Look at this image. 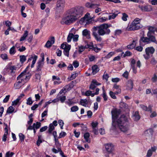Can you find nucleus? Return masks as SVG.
I'll return each instance as SVG.
<instances>
[{
  "instance_id": "9d476101",
  "label": "nucleus",
  "mask_w": 157,
  "mask_h": 157,
  "mask_svg": "<svg viewBox=\"0 0 157 157\" xmlns=\"http://www.w3.org/2000/svg\"><path fill=\"white\" fill-rule=\"evenodd\" d=\"M61 48L64 49L63 53L65 55L68 57L69 56V52L71 49L70 45H66L63 44L61 45Z\"/></svg>"
},
{
  "instance_id": "5fc2aeb1",
  "label": "nucleus",
  "mask_w": 157,
  "mask_h": 157,
  "mask_svg": "<svg viewBox=\"0 0 157 157\" xmlns=\"http://www.w3.org/2000/svg\"><path fill=\"white\" fill-rule=\"evenodd\" d=\"M135 49L138 52H141L143 50V48L141 46H138L135 48Z\"/></svg>"
},
{
  "instance_id": "5701e85b",
  "label": "nucleus",
  "mask_w": 157,
  "mask_h": 157,
  "mask_svg": "<svg viewBox=\"0 0 157 157\" xmlns=\"http://www.w3.org/2000/svg\"><path fill=\"white\" fill-rule=\"evenodd\" d=\"M90 31L87 29H84L82 32V35L85 36L88 39L90 38Z\"/></svg>"
},
{
  "instance_id": "9b49d317",
  "label": "nucleus",
  "mask_w": 157,
  "mask_h": 157,
  "mask_svg": "<svg viewBox=\"0 0 157 157\" xmlns=\"http://www.w3.org/2000/svg\"><path fill=\"white\" fill-rule=\"evenodd\" d=\"M138 7L143 12H150L153 10L152 6L148 4L144 6L139 5Z\"/></svg>"
},
{
  "instance_id": "de8ad7c7",
  "label": "nucleus",
  "mask_w": 157,
  "mask_h": 157,
  "mask_svg": "<svg viewBox=\"0 0 157 157\" xmlns=\"http://www.w3.org/2000/svg\"><path fill=\"white\" fill-rule=\"evenodd\" d=\"M75 83V82L72 81L67 86V87L68 88H72L74 87Z\"/></svg>"
},
{
  "instance_id": "79ce46f5",
  "label": "nucleus",
  "mask_w": 157,
  "mask_h": 157,
  "mask_svg": "<svg viewBox=\"0 0 157 157\" xmlns=\"http://www.w3.org/2000/svg\"><path fill=\"white\" fill-rule=\"evenodd\" d=\"M149 31L148 32V33H149L150 34H153L154 33L155 30L154 28V27H149L148 29Z\"/></svg>"
},
{
  "instance_id": "7c9ffc66",
  "label": "nucleus",
  "mask_w": 157,
  "mask_h": 157,
  "mask_svg": "<svg viewBox=\"0 0 157 157\" xmlns=\"http://www.w3.org/2000/svg\"><path fill=\"white\" fill-rule=\"evenodd\" d=\"M90 136V134L88 132H86L84 134V137L86 141L88 143H90V140H89V137Z\"/></svg>"
},
{
  "instance_id": "473e14b6",
  "label": "nucleus",
  "mask_w": 157,
  "mask_h": 157,
  "mask_svg": "<svg viewBox=\"0 0 157 157\" xmlns=\"http://www.w3.org/2000/svg\"><path fill=\"white\" fill-rule=\"evenodd\" d=\"M34 128L37 129L39 128L41 126V123L40 122H37L36 123L33 124Z\"/></svg>"
},
{
  "instance_id": "6e6d98bb",
  "label": "nucleus",
  "mask_w": 157,
  "mask_h": 157,
  "mask_svg": "<svg viewBox=\"0 0 157 157\" xmlns=\"http://www.w3.org/2000/svg\"><path fill=\"white\" fill-rule=\"evenodd\" d=\"M1 57L3 60H6L8 59L7 55L6 54H1Z\"/></svg>"
},
{
  "instance_id": "09e8293b",
  "label": "nucleus",
  "mask_w": 157,
  "mask_h": 157,
  "mask_svg": "<svg viewBox=\"0 0 157 157\" xmlns=\"http://www.w3.org/2000/svg\"><path fill=\"white\" fill-rule=\"evenodd\" d=\"M122 31L121 29H117L114 32V35L115 36L119 35L122 33Z\"/></svg>"
},
{
  "instance_id": "cd10ccee",
  "label": "nucleus",
  "mask_w": 157,
  "mask_h": 157,
  "mask_svg": "<svg viewBox=\"0 0 157 157\" xmlns=\"http://www.w3.org/2000/svg\"><path fill=\"white\" fill-rule=\"evenodd\" d=\"M89 48L94 51L95 52H98L100 50V49L96 47H94L93 45L89 44Z\"/></svg>"
},
{
  "instance_id": "4468645a",
  "label": "nucleus",
  "mask_w": 157,
  "mask_h": 157,
  "mask_svg": "<svg viewBox=\"0 0 157 157\" xmlns=\"http://www.w3.org/2000/svg\"><path fill=\"white\" fill-rule=\"evenodd\" d=\"M105 146L106 150L109 153H112L114 150L113 145L111 143L105 144Z\"/></svg>"
},
{
  "instance_id": "864d4df0",
  "label": "nucleus",
  "mask_w": 157,
  "mask_h": 157,
  "mask_svg": "<svg viewBox=\"0 0 157 157\" xmlns=\"http://www.w3.org/2000/svg\"><path fill=\"white\" fill-rule=\"evenodd\" d=\"M66 132L63 131H62L60 133L58 138H60L62 137H64L66 136Z\"/></svg>"
},
{
  "instance_id": "58836bf2",
  "label": "nucleus",
  "mask_w": 157,
  "mask_h": 157,
  "mask_svg": "<svg viewBox=\"0 0 157 157\" xmlns=\"http://www.w3.org/2000/svg\"><path fill=\"white\" fill-rule=\"evenodd\" d=\"M20 97H19L18 98H17L16 99L13 101L12 102V105H16L19 102L20 100Z\"/></svg>"
},
{
  "instance_id": "b1692460",
  "label": "nucleus",
  "mask_w": 157,
  "mask_h": 157,
  "mask_svg": "<svg viewBox=\"0 0 157 157\" xmlns=\"http://www.w3.org/2000/svg\"><path fill=\"white\" fill-rule=\"evenodd\" d=\"M147 94L151 93L152 94L157 95V89H147L146 91Z\"/></svg>"
},
{
  "instance_id": "f03ea898",
  "label": "nucleus",
  "mask_w": 157,
  "mask_h": 157,
  "mask_svg": "<svg viewBox=\"0 0 157 157\" xmlns=\"http://www.w3.org/2000/svg\"><path fill=\"white\" fill-rule=\"evenodd\" d=\"M110 25L107 24H103L100 25L94 26L91 29L92 34L98 41L101 42L102 38L101 36L108 35L110 32L109 28Z\"/></svg>"
},
{
  "instance_id": "412c9836",
  "label": "nucleus",
  "mask_w": 157,
  "mask_h": 157,
  "mask_svg": "<svg viewBox=\"0 0 157 157\" xmlns=\"http://www.w3.org/2000/svg\"><path fill=\"white\" fill-rule=\"evenodd\" d=\"M132 117L135 121H138L139 120L140 118V115L139 114L138 111H136L133 112L132 114Z\"/></svg>"
},
{
  "instance_id": "dca6fc26",
  "label": "nucleus",
  "mask_w": 157,
  "mask_h": 157,
  "mask_svg": "<svg viewBox=\"0 0 157 157\" xmlns=\"http://www.w3.org/2000/svg\"><path fill=\"white\" fill-rule=\"evenodd\" d=\"M149 40H148V37H142L140 38L139 42L140 45L146 44H149Z\"/></svg>"
},
{
  "instance_id": "4c0bfd02",
  "label": "nucleus",
  "mask_w": 157,
  "mask_h": 157,
  "mask_svg": "<svg viewBox=\"0 0 157 157\" xmlns=\"http://www.w3.org/2000/svg\"><path fill=\"white\" fill-rule=\"evenodd\" d=\"M78 109V107L77 106H74L71 108V112H75L77 111Z\"/></svg>"
},
{
  "instance_id": "3c124183",
  "label": "nucleus",
  "mask_w": 157,
  "mask_h": 157,
  "mask_svg": "<svg viewBox=\"0 0 157 157\" xmlns=\"http://www.w3.org/2000/svg\"><path fill=\"white\" fill-rule=\"evenodd\" d=\"M148 2L153 5H157V0H148Z\"/></svg>"
},
{
  "instance_id": "1a4fd4ad",
  "label": "nucleus",
  "mask_w": 157,
  "mask_h": 157,
  "mask_svg": "<svg viewBox=\"0 0 157 157\" xmlns=\"http://www.w3.org/2000/svg\"><path fill=\"white\" fill-rule=\"evenodd\" d=\"M75 33H70L69 34L67 37V42H69L71 41V39H73V40L74 42H77L78 40L79 36L78 35H74Z\"/></svg>"
},
{
  "instance_id": "a211bd4d",
  "label": "nucleus",
  "mask_w": 157,
  "mask_h": 157,
  "mask_svg": "<svg viewBox=\"0 0 157 157\" xmlns=\"http://www.w3.org/2000/svg\"><path fill=\"white\" fill-rule=\"evenodd\" d=\"M157 148V147L155 146L151 147V149L148 150L146 155L147 157H150L152 155L153 152L155 151Z\"/></svg>"
},
{
  "instance_id": "ddd939ff",
  "label": "nucleus",
  "mask_w": 157,
  "mask_h": 157,
  "mask_svg": "<svg viewBox=\"0 0 157 157\" xmlns=\"http://www.w3.org/2000/svg\"><path fill=\"white\" fill-rule=\"evenodd\" d=\"M99 91V89H96V92L94 93V91H91L90 90H88L83 95L86 96H89L90 95L91 97H94L95 95H97L98 94Z\"/></svg>"
},
{
  "instance_id": "37998d69",
  "label": "nucleus",
  "mask_w": 157,
  "mask_h": 157,
  "mask_svg": "<svg viewBox=\"0 0 157 157\" xmlns=\"http://www.w3.org/2000/svg\"><path fill=\"white\" fill-rule=\"evenodd\" d=\"M85 6L86 7L90 8H94L93 4L90 2H87Z\"/></svg>"
},
{
  "instance_id": "13d9d810",
  "label": "nucleus",
  "mask_w": 157,
  "mask_h": 157,
  "mask_svg": "<svg viewBox=\"0 0 157 157\" xmlns=\"http://www.w3.org/2000/svg\"><path fill=\"white\" fill-rule=\"evenodd\" d=\"M52 44H51V43L50 42V40H48L45 46L47 48H50Z\"/></svg>"
},
{
  "instance_id": "4be33fe9",
  "label": "nucleus",
  "mask_w": 157,
  "mask_h": 157,
  "mask_svg": "<svg viewBox=\"0 0 157 157\" xmlns=\"http://www.w3.org/2000/svg\"><path fill=\"white\" fill-rule=\"evenodd\" d=\"M89 44H87L85 45V46H79L78 47V52L79 54H81L82 52L83 51H84L85 49H87L88 48H89Z\"/></svg>"
},
{
  "instance_id": "680f3d73",
  "label": "nucleus",
  "mask_w": 157,
  "mask_h": 157,
  "mask_svg": "<svg viewBox=\"0 0 157 157\" xmlns=\"http://www.w3.org/2000/svg\"><path fill=\"white\" fill-rule=\"evenodd\" d=\"M14 153L12 152H8L6 155V157H12Z\"/></svg>"
},
{
  "instance_id": "a878e982",
  "label": "nucleus",
  "mask_w": 157,
  "mask_h": 157,
  "mask_svg": "<svg viewBox=\"0 0 157 157\" xmlns=\"http://www.w3.org/2000/svg\"><path fill=\"white\" fill-rule=\"evenodd\" d=\"M92 73L93 75H94L99 71V69L98 66L94 65L92 67Z\"/></svg>"
},
{
  "instance_id": "f704fd0d",
  "label": "nucleus",
  "mask_w": 157,
  "mask_h": 157,
  "mask_svg": "<svg viewBox=\"0 0 157 157\" xmlns=\"http://www.w3.org/2000/svg\"><path fill=\"white\" fill-rule=\"evenodd\" d=\"M107 20V18L104 17L98 18L97 20L100 22H105Z\"/></svg>"
},
{
  "instance_id": "8fccbe9b",
  "label": "nucleus",
  "mask_w": 157,
  "mask_h": 157,
  "mask_svg": "<svg viewBox=\"0 0 157 157\" xmlns=\"http://www.w3.org/2000/svg\"><path fill=\"white\" fill-rule=\"evenodd\" d=\"M19 136L20 140L21 141V142L23 141L24 140L25 137L24 135L21 133H20L19 134Z\"/></svg>"
},
{
  "instance_id": "ea45409f",
  "label": "nucleus",
  "mask_w": 157,
  "mask_h": 157,
  "mask_svg": "<svg viewBox=\"0 0 157 157\" xmlns=\"http://www.w3.org/2000/svg\"><path fill=\"white\" fill-rule=\"evenodd\" d=\"M127 85L130 88H132L133 87V82L131 80H129L127 83Z\"/></svg>"
},
{
  "instance_id": "2f4dec72",
  "label": "nucleus",
  "mask_w": 157,
  "mask_h": 157,
  "mask_svg": "<svg viewBox=\"0 0 157 157\" xmlns=\"http://www.w3.org/2000/svg\"><path fill=\"white\" fill-rule=\"evenodd\" d=\"M20 60L21 63H23L26 60V56L25 55L20 56Z\"/></svg>"
},
{
  "instance_id": "393cba45",
  "label": "nucleus",
  "mask_w": 157,
  "mask_h": 157,
  "mask_svg": "<svg viewBox=\"0 0 157 157\" xmlns=\"http://www.w3.org/2000/svg\"><path fill=\"white\" fill-rule=\"evenodd\" d=\"M153 132V130L151 128H149L146 131L144 132V135L147 136H150L152 135Z\"/></svg>"
},
{
  "instance_id": "f257e3e1",
  "label": "nucleus",
  "mask_w": 157,
  "mask_h": 157,
  "mask_svg": "<svg viewBox=\"0 0 157 157\" xmlns=\"http://www.w3.org/2000/svg\"><path fill=\"white\" fill-rule=\"evenodd\" d=\"M84 8L81 6L75 7L69 10L66 16L61 21L62 24L69 25L79 19L82 15Z\"/></svg>"
},
{
  "instance_id": "0e129e2a",
  "label": "nucleus",
  "mask_w": 157,
  "mask_h": 157,
  "mask_svg": "<svg viewBox=\"0 0 157 157\" xmlns=\"http://www.w3.org/2000/svg\"><path fill=\"white\" fill-rule=\"evenodd\" d=\"M66 65L65 64V63L63 62H62V63L59 64L58 65V67H59V68L65 67H66Z\"/></svg>"
},
{
  "instance_id": "c756f323",
  "label": "nucleus",
  "mask_w": 157,
  "mask_h": 157,
  "mask_svg": "<svg viewBox=\"0 0 157 157\" xmlns=\"http://www.w3.org/2000/svg\"><path fill=\"white\" fill-rule=\"evenodd\" d=\"M87 100L85 99H81L80 100V104L84 106H86L87 104Z\"/></svg>"
},
{
  "instance_id": "a18cd8bd",
  "label": "nucleus",
  "mask_w": 157,
  "mask_h": 157,
  "mask_svg": "<svg viewBox=\"0 0 157 157\" xmlns=\"http://www.w3.org/2000/svg\"><path fill=\"white\" fill-rule=\"evenodd\" d=\"M121 107L122 108H124V109L128 108V105L127 104L124 102H121L120 103Z\"/></svg>"
},
{
  "instance_id": "052dcab7",
  "label": "nucleus",
  "mask_w": 157,
  "mask_h": 157,
  "mask_svg": "<svg viewBox=\"0 0 157 157\" xmlns=\"http://www.w3.org/2000/svg\"><path fill=\"white\" fill-rule=\"evenodd\" d=\"M132 54V53L129 51H127L125 52V53L123 55L124 57H125L126 56H130Z\"/></svg>"
},
{
  "instance_id": "f8f14e48",
  "label": "nucleus",
  "mask_w": 157,
  "mask_h": 157,
  "mask_svg": "<svg viewBox=\"0 0 157 157\" xmlns=\"http://www.w3.org/2000/svg\"><path fill=\"white\" fill-rule=\"evenodd\" d=\"M65 3V0H58L56 5L57 10H62L64 7Z\"/></svg>"
},
{
  "instance_id": "c03bdc74",
  "label": "nucleus",
  "mask_w": 157,
  "mask_h": 157,
  "mask_svg": "<svg viewBox=\"0 0 157 157\" xmlns=\"http://www.w3.org/2000/svg\"><path fill=\"white\" fill-rule=\"evenodd\" d=\"M79 23L80 24H83V23H88V21L86 19V18L84 17H83L81 18L79 21Z\"/></svg>"
},
{
  "instance_id": "4d7b16f0",
  "label": "nucleus",
  "mask_w": 157,
  "mask_h": 157,
  "mask_svg": "<svg viewBox=\"0 0 157 157\" xmlns=\"http://www.w3.org/2000/svg\"><path fill=\"white\" fill-rule=\"evenodd\" d=\"M58 123L60 127L61 128V129H63V126L64 124V122H63V121L61 120H59L58 121Z\"/></svg>"
},
{
  "instance_id": "20e7f679",
  "label": "nucleus",
  "mask_w": 157,
  "mask_h": 157,
  "mask_svg": "<svg viewBox=\"0 0 157 157\" xmlns=\"http://www.w3.org/2000/svg\"><path fill=\"white\" fill-rule=\"evenodd\" d=\"M128 117L123 115L117 120L116 127L118 126L122 132H126L129 129Z\"/></svg>"
},
{
  "instance_id": "aec40b11",
  "label": "nucleus",
  "mask_w": 157,
  "mask_h": 157,
  "mask_svg": "<svg viewBox=\"0 0 157 157\" xmlns=\"http://www.w3.org/2000/svg\"><path fill=\"white\" fill-rule=\"evenodd\" d=\"M101 84L100 83H98L96 80H93L91 82L90 87V88H95L97 86Z\"/></svg>"
},
{
  "instance_id": "603ef678",
  "label": "nucleus",
  "mask_w": 157,
  "mask_h": 157,
  "mask_svg": "<svg viewBox=\"0 0 157 157\" xmlns=\"http://www.w3.org/2000/svg\"><path fill=\"white\" fill-rule=\"evenodd\" d=\"M123 16L122 19L123 20L126 21L127 20V17H128V15L125 13H124L122 14Z\"/></svg>"
},
{
  "instance_id": "49530a36",
  "label": "nucleus",
  "mask_w": 157,
  "mask_h": 157,
  "mask_svg": "<svg viewBox=\"0 0 157 157\" xmlns=\"http://www.w3.org/2000/svg\"><path fill=\"white\" fill-rule=\"evenodd\" d=\"M117 13H113L112 15H109V19L110 20L112 19H114L117 15Z\"/></svg>"
},
{
  "instance_id": "6e6552de",
  "label": "nucleus",
  "mask_w": 157,
  "mask_h": 157,
  "mask_svg": "<svg viewBox=\"0 0 157 157\" xmlns=\"http://www.w3.org/2000/svg\"><path fill=\"white\" fill-rule=\"evenodd\" d=\"M40 56L42 58L41 60H39L37 63L36 68V71H40L44 65V53H41Z\"/></svg>"
},
{
  "instance_id": "c9c22d12",
  "label": "nucleus",
  "mask_w": 157,
  "mask_h": 157,
  "mask_svg": "<svg viewBox=\"0 0 157 157\" xmlns=\"http://www.w3.org/2000/svg\"><path fill=\"white\" fill-rule=\"evenodd\" d=\"M57 149H56L55 147H54L52 149V151L55 153H58L60 151H61V148L59 147H56Z\"/></svg>"
},
{
  "instance_id": "e433bc0d",
  "label": "nucleus",
  "mask_w": 157,
  "mask_h": 157,
  "mask_svg": "<svg viewBox=\"0 0 157 157\" xmlns=\"http://www.w3.org/2000/svg\"><path fill=\"white\" fill-rule=\"evenodd\" d=\"M55 127L53 124H50L48 127V132L49 133H51L52 132L54 129Z\"/></svg>"
},
{
  "instance_id": "72a5a7b5",
  "label": "nucleus",
  "mask_w": 157,
  "mask_h": 157,
  "mask_svg": "<svg viewBox=\"0 0 157 157\" xmlns=\"http://www.w3.org/2000/svg\"><path fill=\"white\" fill-rule=\"evenodd\" d=\"M14 109L12 106L9 107L7 110V113H11L14 111Z\"/></svg>"
},
{
  "instance_id": "2eb2a0df",
  "label": "nucleus",
  "mask_w": 157,
  "mask_h": 157,
  "mask_svg": "<svg viewBox=\"0 0 157 157\" xmlns=\"http://www.w3.org/2000/svg\"><path fill=\"white\" fill-rule=\"evenodd\" d=\"M147 36L149 40V43L151 42H153L157 44V41L155 37L152 34H150L149 33H147Z\"/></svg>"
},
{
  "instance_id": "0eeeda50",
  "label": "nucleus",
  "mask_w": 157,
  "mask_h": 157,
  "mask_svg": "<svg viewBox=\"0 0 157 157\" xmlns=\"http://www.w3.org/2000/svg\"><path fill=\"white\" fill-rule=\"evenodd\" d=\"M112 119V127L113 129H115L116 128V119L118 117V114L117 111L116 109L113 110L111 111Z\"/></svg>"
},
{
  "instance_id": "e2e57ef3",
  "label": "nucleus",
  "mask_w": 157,
  "mask_h": 157,
  "mask_svg": "<svg viewBox=\"0 0 157 157\" xmlns=\"http://www.w3.org/2000/svg\"><path fill=\"white\" fill-rule=\"evenodd\" d=\"M33 103V101H32L31 98H29L27 101L26 103L28 105H31Z\"/></svg>"
},
{
  "instance_id": "a19ab883",
  "label": "nucleus",
  "mask_w": 157,
  "mask_h": 157,
  "mask_svg": "<svg viewBox=\"0 0 157 157\" xmlns=\"http://www.w3.org/2000/svg\"><path fill=\"white\" fill-rule=\"evenodd\" d=\"M115 53L114 52H110L109 53L105 56V58L107 59L110 58L113 56L114 55Z\"/></svg>"
},
{
  "instance_id": "c85d7f7f",
  "label": "nucleus",
  "mask_w": 157,
  "mask_h": 157,
  "mask_svg": "<svg viewBox=\"0 0 157 157\" xmlns=\"http://www.w3.org/2000/svg\"><path fill=\"white\" fill-rule=\"evenodd\" d=\"M28 31L27 30L25 31L23 35L21 37L20 39V41H22L24 40L28 35Z\"/></svg>"
},
{
  "instance_id": "39448f33",
  "label": "nucleus",
  "mask_w": 157,
  "mask_h": 157,
  "mask_svg": "<svg viewBox=\"0 0 157 157\" xmlns=\"http://www.w3.org/2000/svg\"><path fill=\"white\" fill-rule=\"evenodd\" d=\"M140 19L138 18H135L131 24L127 28L128 31L137 30L142 27L140 23Z\"/></svg>"
},
{
  "instance_id": "6ab92c4d",
  "label": "nucleus",
  "mask_w": 157,
  "mask_h": 157,
  "mask_svg": "<svg viewBox=\"0 0 157 157\" xmlns=\"http://www.w3.org/2000/svg\"><path fill=\"white\" fill-rule=\"evenodd\" d=\"M140 108L144 111L150 112H151L152 107L150 105H149L148 107H147V106L141 104L140 105Z\"/></svg>"
},
{
  "instance_id": "338daca9",
  "label": "nucleus",
  "mask_w": 157,
  "mask_h": 157,
  "mask_svg": "<svg viewBox=\"0 0 157 157\" xmlns=\"http://www.w3.org/2000/svg\"><path fill=\"white\" fill-rule=\"evenodd\" d=\"M90 15V13H87L84 17L86 18V19L88 21L91 18V17H89Z\"/></svg>"
},
{
  "instance_id": "bb28decb",
  "label": "nucleus",
  "mask_w": 157,
  "mask_h": 157,
  "mask_svg": "<svg viewBox=\"0 0 157 157\" xmlns=\"http://www.w3.org/2000/svg\"><path fill=\"white\" fill-rule=\"evenodd\" d=\"M136 40H133L132 41V43L129 45H128L127 46V48L128 49H132L133 48H135L136 44Z\"/></svg>"
},
{
  "instance_id": "7ed1b4c3",
  "label": "nucleus",
  "mask_w": 157,
  "mask_h": 157,
  "mask_svg": "<svg viewBox=\"0 0 157 157\" xmlns=\"http://www.w3.org/2000/svg\"><path fill=\"white\" fill-rule=\"evenodd\" d=\"M29 66H27L25 70L22 72L17 77V81L14 84L16 88H20L25 83L27 82L30 78L31 75L28 73L27 74V70Z\"/></svg>"
},
{
  "instance_id": "f3484780",
  "label": "nucleus",
  "mask_w": 157,
  "mask_h": 157,
  "mask_svg": "<svg viewBox=\"0 0 157 157\" xmlns=\"http://www.w3.org/2000/svg\"><path fill=\"white\" fill-rule=\"evenodd\" d=\"M37 58V56L36 55H34L31 56V57L28 59V62L30 61L32 59H33L32 64L31 66V68H33L34 67V65L36 63Z\"/></svg>"
},
{
  "instance_id": "bf43d9fd",
  "label": "nucleus",
  "mask_w": 157,
  "mask_h": 157,
  "mask_svg": "<svg viewBox=\"0 0 157 157\" xmlns=\"http://www.w3.org/2000/svg\"><path fill=\"white\" fill-rule=\"evenodd\" d=\"M15 47L13 46L12 47L10 50V53L11 54H14L15 53Z\"/></svg>"
},
{
  "instance_id": "774afa93",
  "label": "nucleus",
  "mask_w": 157,
  "mask_h": 157,
  "mask_svg": "<svg viewBox=\"0 0 157 157\" xmlns=\"http://www.w3.org/2000/svg\"><path fill=\"white\" fill-rule=\"evenodd\" d=\"M73 65L75 68H77L79 66V63L77 61H74L73 62Z\"/></svg>"
},
{
  "instance_id": "69168bd1",
  "label": "nucleus",
  "mask_w": 157,
  "mask_h": 157,
  "mask_svg": "<svg viewBox=\"0 0 157 157\" xmlns=\"http://www.w3.org/2000/svg\"><path fill=\"white\" fill-rule=\"evenodd\" d=\"M102 96L104 98V100L105 101L107 100V97L106 96L105 91L104 90H103V91Z\"/></svg>"
},
{
  "instance_id": "423d86ee",
  "label": "nucleus",
  "mask_w": 157,
  "mask_h": 157,
  "mask_svg": "<svg viewBox=\"0 0 157 157\" xmlns=\"http://www.w3.org/2000/svg\"><path fill=\"white\" fill-rule=\"evenodd\" d=\"M146 54L144 55V58L148 59L150 58V55H152L155 51V49L153 47H148L145 49Z\"/></svg>"
}]
</instances>
